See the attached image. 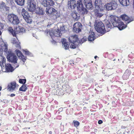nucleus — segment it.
Masks as SVG:
<instances>
[{
    "label": "nucleus",
    "mask_w": 134,
    "mask_h": 134,
    "mask_svg": "<svg viewBox=\"0 0 134 134\" xmlns=\"http://www.w3.org/2000/svg\"><path fill=\"white\" fill-rule=\"evenodd\" d=\"M27 7L29 11L31 12L34 11L36 9V3L34 0H28Z\"/></svg>",
    "instance_id": "10"
},
{
    "label": "nucleus",
    "mask_w": 134,
    "mask_h": 134,
    "mask_svg": "<svg viewBox=\"0 0 134 134\" xmlns=\"http://www.w3.org/2000/svg\"><path fill=\"white\" fill-rule=\"evenodd\" d=\"M86 109V107H84L83 108V110H85Z\"/></svg>",
    "instance_id": "47"
},
{
    "label": "nucleus",
    "mask_w": 134,
    "mask_h": 134,
    "mask_svg": "<svg viewBox=\"0 0 134 134\" xmlns=\"http://www.w3.org/2000/svg\"><path fill=\"white\" fill-rule=\"evenodd\" d=\"M94 3L96 9H99L101 10L102 8H103L101 0H95Z\"/></svg>",
    "instance_id": "17"
},
{
    "label": "nucleus",
    "mask_w": 134,
    "mask_h": 134,
    "mask_svg": "<svg viewBox=\"0 0 134 134\" xmlns=\"http://www.w3.org/2000/svg\"><path fill=\"white\" fill-rule=\"evenodd\" d=\"M19 82L21 84L25 85L26 82V79H20Z\"/></svg>",
    "instance_id": "36"
},
{
    "label": "nucleus",
    "mask_w": 134,
    "mask_h": 134,
    "mask_svg": "<svg viewBox=\"0 0 134 134\" xmlns=\"http://www.w3.org/2000/svg\"><path fill=\"white\" fill-rule=\"evenodd\" d=\"M115 59H114L113 60H114V61H115Z\"/></svg>",
    "instance_id": "53"
},
{
    "label": "nucleus",
    "mask_w": 134,
    "mask_h": 134,
    "mask_svg": "<svg viewBox=\"0 0 134 134\" xmlns=\"http://www.w3.org/2000/svg\"><path fill=\"white\" fill-rule=\"evenodd\" d=\"M87 40V38L86 37H83L81 39V41H82V43H83Z\"/></svg>",
    "instance_id": "42"
},
{
    "label": "nucleus",
    "mask_w": 134,
    "mask_h": 134,
    "mask_svg": "<svg viewBox=\"0 0 134 134\" xmlns=\"http://www.w3.org/2000/svg\"><path fill=\"white\" fill-rule=\"evenodd\" d=\"M1 28L2 29H3L4 28V25L3 24H1Z\"/></svg>",
    "instance_id": "45"
},
{
    "label": "nucleus",
    "mask_w": 134,
    "mask_h": 134,
    "mask_svg": "<svg viewBox=\"0 0 134 134\" xmlns=\"http://www.w3.org/2000/svg\"><path fill=\"white\" fill-rule=\"evenodd\" d=\"M12 43L13 44H15V46L18 49H21V47L20 44V43L19 42L17 38H13Z\"/></svg>",
    "instance_id": "23"
},
{
    "label": "nucleus",
    "mask_w": 134,
    "mask_h": 134,
    "mask_svg": "<svg viewBox=\"0 0 134 134\" xmlns=\"http://www.w3.org/2000/svg\"><path fill=\"white\" fill-rule=\"evenodd\" d=\"M106 26L108 29L110 28V29L111 28H112V26L110 22H109L108 23L106 24Z\"/></svg>",
    "instance_id": "38"
},
{
    "label": "nucleus",
    "mask_w": 134,
    "mask_h": 134,
    "mask_svg": "<svg viewBox=\"0 0 134 134\" xmlns=\"http://www.w3.org/2000/svg\"><path fill=\"white\" fill-rule=\"evenodd\" d=\"M15 96V94L13 93H12L10 94V96L11 97H13Z\"/></svg>",
    "instance_id": "46"
},
{
    "label": "nucleus",
    "mask_w": 134,
    "mask_h": 134,
    "mask_svg": "<svg viewBox=\"0 0 134 134\" xmlns=\"http://www.w3.org/2000/svg\"><path fill=\"white\" fill-rule=\"evenodd\" d=\"M38 12L39 15H42L44 14V10L42 8H39Z\"/></svg>",
    "instance_id": "35"
},
{
    "label": "nucleus",
    "mask_w": 134,
    "mask_h": 134,
    "mask_svg": "<svg viewBox=\"0 0 134 134\" xmlns=\"http://www.w3.org/2000/svg\"><path fill=\"white\" fill-rule=\"evenodd\" d=\"M8 45L6 44H2L0 46V52H7L8 51Z\"/></svg>",
    "instance_id": "24"
},
{
    "label": "nucleus",
    "mask_w": 134,
    "mask_h": 134,
    "mask_svg": "<svg viewBox=\"0 0 134 134\" xmlns=\"http://www.w3.org/2000/svg\"><path fill=\"white\" fill-rule=\"evenodd\" d=\"M95 37L94 33L92 31L91 32V34L88 37V39L89 41H92L95 39Z\"/></svg>",
    "instance_id": "28"
},
{
    "label": "nucleus",
    "mask_w": 134,
    "mask_h": 134,
    "mask_svg": "<svg viewBox=\"0 0 134 134\" xmlns=\"http://www.w3.org/2000/svg\"><path fill=\"white\" fill-rule=\"evenodd\" d=\"M63 44V46L66 49H68L69 48V45L66 40L65 39H63L62 40V41Z\"/></svg>",
    "instance_id": "29"
},
{
    "label": "nucleus",
    "mask_w": 134,
    "mask_h": 134,
    "mask_svg": "<svg viewBox=\"0 0 134 134\" xmlns=\"http://www.w3.org/2000/svg\"><path fill=\"white\" fill-rule=\"evenodd\" d=\"M5 70L7 72H12L14 70L12 66L10 64H5Z\"/></svg>",
    "instance_id": "26"
},
{
    "label": "nucleus",
    "mask_w": 134,
    "mask_h": 134,
    "mask_svg": "<svg viewBox=\"0 0 134 134\" xmlns=\"http://www.w3.org/2000/svg\"><path fill=\"white\" fill-rule=\"evenodd\" d=\"M24 53L26 55H29L30 52L28 51H24Z\"/></svg>",
    "instance_id": "40"
},
{
    "label": "nucleus",
    "mask_w": 134,
    "mask_h": 134,
    "mask_svg": "<svg viewBox=\"0 0 134 134\" xmlns=\"http://www.w3.org/2000/svg\"><path fill=\"white\" fill-rule=\"evenodd\" d=\"M21 14L24 19L28 23L30 24L32 20L29 14L24 8H23L21 11Z\"/></svg>",
    "instance_id": "7"
},
{
    "label": "nucleus",
    "mask_w": 134,
    "mask_h": 134,
    "mask_svg": "<svg viewBox=\"0 0 134 134\" xmlns=\"http://www.w3.org/2000/svg\"><path fill=\"white\" fill-rule=\"evenodd\" d=\"M5 62V58L2 56H0V65L2 66V65H3Z\"/></svg>",
    "instance_id": "30"
},
{
    "label": "nucleus",
    "mask_w": 134,
    "mask_h": 134,
    "mask_svg": "<svg viewBox=\"0 0 134 134\" xmlns=\"http://www.w3.org/2000/svg\"><path fill=\"white\" fill-rule=\"evenodd\" d=\"M77 7L78 10L80 11L81 13L83 15L87 13V10L85 8L83 7L81 0H78L77 1Z\"/></svg>",
    "instance_id": "9"
},
{
    "label": "nucleus",
    "mask_w": 134,
    "mask_h": 134,
    "mask_svg": "<svg viewBox=\"0 0 134 134\" xmlns=\"http://www.w3.org/2000/svg\"><path fill=\"white\" fill-rule=\"evenodd\" d=\"M27 85H23L21 87L19 88V91L25 92L27 89L26 86Z\"/></svg>",
    "instance_id": "33"
},
{
    "label": "nucleus",
    "mask_w": 134,
    "mask_h": 134,
    "mask_svg": "<svg viewBox=\"0 0 134 134\" xmlns=\"http://www.w3.org/2000/svg\"><path fill=\"white\" fill-rule=\"evenodd\" d=\"M62 87L65 93H70L71 92V88L68 85H64L62 86Z\"/></svg>",
    "instance_id": "19"
},
{
    "label": "nucleus",
    "mask_w": 134,
    "mask_h": 134,
    "mask_svg": "<svg viewBox=\"0 0 134 134\" xmlns=\"http://www.w3.org/2000/svg\"><path fill=\"white\" fill-rule=\"evenodd\" d=\"M97 56H96V55L95 56H94V58H95V59H96V58H97Z\"/></svg>",
    "instance_id": "50"
},
{
    "label": "nucleus",
    "mask_w": 134,
    "mask_h": 134,
    "mask_svg": "<svg viewBox=\"0 0 134 134\" xmlns=\"http://www.w3.org/2000/svg\"><path fill=\"white\" fill-rule=\"evenodd\" d=\"M28 128L29 129H30V127H29Z\"/></svg>",
    "instance_id": "54"
},
{
    "label": "nucleus",
    "mask_w": 134,
    "mask_h": 134,
    "mask_svg": "<svg viewBox=\"0 0 134 134\" xmlns=\"http://www.w3.org/2000/svg\"><path fill=\"white\" fill-rule=\"evenodd\" d=\"M82 26V25L80 23H76L73 25V32L76 33H79L81 31Z\"/></svg>",
    "instance_id": "12"
},
{
    "label": "nucleus",
    "mask_w": 134,
    "mask_h": 134,
    "mask_svg": "<svg viewBox=\"0 0 134 134\" xmlns=\"http://www.w3.org/2000/svg\"><path fill=\"white\" fill-rule=\"evenodd\" d=\"M103 8H102V9L101 10L99 9H96L94 10V14L95 16L97 17L100 18L102 16L103 14L100 13V12L103 11Z\"/></svg>",
    "instance_id": "22"
},
{
    "label": "nucleus",
    "mask_w": 134,
    "mask_h": 134,
    "mask_svg": "<svg viewBox=\"0 0 134 134\" xmlns=\"http://www.w3.org/2000/svg\"><path fill=\"white\" fill-rule=\"evenodd\" d=\"M54 4V1L52 0H46L43 2V5L45 7L52 6Z\"/></svg>",
    "instance_id": "16"
},
{
    "label": "nucleus",
    "mask_w": 134,
    "mask_h": 134,
    "mask_svg": "<svg viewBox=\"0 0 134 134\" xmlns=\"http://www.w3.org/2000/svg\"><path fill=\"white\" fill-rule=\"evenodd\" d=\"M110 20L113 26L117 27L120 30L123 29L126 27L123 23L118 17L111 15L110 16Z\"/></svg>",
    "instance_id": "1"
},
{
    "label": "nucleus",
    "mask_w": 134,
    "mask_h": 134,
    "mask_svg": "<svg viewBox=\"0 0 134 134\" xmlns=\"http://www.w3.org/2000/svg\"><path fill=\"white\" fill-rule=\"evenodd\" d=\"M17 4L19 5L22 6L24 4L25 0H15Z\"/></svg>",
    "instance_id": "34"
},
{
    "label": "nucleus",
    "mask_w": 134,
    "mask_h": 134,
    "mask_svg": "<svg viewBox=\"0 0 134 134\" xmlns=\"http://www.w3.org/2000/svg\"><path fill=\"white\" fill-rule=\"evenodd\" d=\"M2 34V33L1 32V30L0 29V36Z\"/></svg>",
    "instance_id": "49"
},
{
    "label": "nucleus",
    "mask_w": 134,
    "mask_h": 134,
    "mask_svg": "<svg viewBox=\"0 0 134 134\" xmlns=\"http://www.w3.org/2000/svg\"><path fill=\"white\" fill-rule=\"evenodd\" d=\"M2 89V87L1 86H0V91Z\"/></svg>",
    "instance_id": "52"
},
{
    "label": "nucleus",
    "mask_w": 134,
    "mask_h": 134,
    "mask_svg": "<svg viewBox=\"0 0 134 134\" xmlns=\"http://www.w3.org/2000/svg\"><path fill=\"white\" fill-rule=\"evenodd\" d=\"M94 26L95 29L97 32L103 34L107 32L104 24L101 21H96Z\"/></svg>",
    "instance_id": "3"
},
{
    "label": "nucleus",
    "mask_w": 134,
    "mask_h": 134,
    "mask_svg": "<svg viewBox=\"0 0 134 134\" xmlns=\"http://www.w3.org/2000/svg\"><path fill=\"white\" fill-rule=\"evenodd\" d=\"M19 86L18 85H16V83L15 82L13 81L9 83L8 86V89L10 91H12L15 90L17 86Z\"/></svg>",
    "instance_id": "15"
},
{
    "label": "nucleus",
    "mask_w": 134,
    "mask_h": 134,
    "mask_svg": "<svg viewBox=\"0 0 134 134\" xmlns=\"http://www.w3.org/2000/svg\"><path fill=\"white\" fill-rule=\"evenodd\" d=\"M15 52L19 58L23 62H25L26 59V57H25L23 54L20 51L16 49L15 50Z\"/></svg>",
    "instance_id": "14"
},
{
    "label": "nucleus",
    "mask_w": 134,
    "mask_h": 134,
    "mask_svg": "<svg viewBox=\"0 0 134 134\" xmlns=\"http://www.w3.org/2000/svg\"><path fill=\"white\" fill-rule=\"evenodd\" d=\"M56 93L58 95H63L65 93L64 92L63 88L57 89Z\"/></svg>",
    "instance_id": "31"
},
{
    "label": "nucleus",
    "mask_w": 134,
    "mask_h": 134,
    "mask_svg": "<svg viewBox=\"0 0 134 134\" xmlns=\"http://www.w3.org/2000/svg\"><path fill=\"white\" fill-rule=\"evenodd\" d=\"M85 4L86 5L87 9H90L93 7L91 0H84Z\"/></svg>",
    "instance_id": "21"
},
{
    "label": "nucleus",
    "mask_w": 134,
    "mask_h": 134,
    "mask_svg": "<svg viewBox=\"0 0 134 134\" xmlns=\"http://www.w3.org/2000/svg\"><path fill=\"white\" fill-rule=\"evenodd\" d=\"M77 13L76 11H73L71 14V15L72 18L76 20H77L78 18H77Z\"/></svg>",
    "instance_id": "32"
},
{
    "label": "nucleus",
    "mask_w": 134,
    "mask_h": 134,
    "mask_svg": "<svg viewBox=\"0 0 134 134\" xmlns=\"http://www.w3.org/2000/svg\"><path fill=\"white\" fill-rule=\"evenodd\" d=\"M117 6V4L115 1L107 3L105 5L106 9L108 10L115 9Z\"/></svg>",
    "instance_id": "11"
},
{
    "label": "nucleus",
    "mask_w": 134,
    "mask_h": 134,
    "mask_svg": "<svg viewBox=\"0 0 134 134\" xmlns=\"http://www.w3.org/2000/svg\"><path fill=\"white\" fill-rule=\"evenodd\" d=\"M49 134H52V132L51 131H49Z\"/></svg>",
    "instance_id": "48"
},
{
    "label": "nucleus",
    "mask_w": 134,
    "mask_h": 134,
    "mask_svg": "<svg viewBox=\"0 0 134 134\" xmlns=\"http://www.w3.org/2000/svg\"><path fill=\"white\" fill-rule=\"evenodd\" d=\"M131 74V71L128 70H126L122 76L124 80H127L129 78V76Z\"/></svg>",
    "instance_id": "25"
},
{
    "label": "nucleus",
    "mask_w": 134,
    "mask_h": 134,
    "mask_svg": "<svg viewBox=\"0 0 134 134\" xmlns=\"http://www.w3.org/2000/svg\"><path fill=\"white\" fill-rule=\"evenodd\" d=\"M60 30L62 31H64L65 30L64 26H63L60 27Z\"/></svg>",
    "instance_id": "39"
},
{
    "label": "nucleus",
    "mask_w": 134,
    "mask_h": 134,
    "mask_svg": "<svg viewBox=\"0 0 134 134\" xmlns=\"http://www.w3.org/2000/svg\"><path fill=\"white\" fill-rule=\"evenodd\" d=\"M47 14L51 17H52L54 19H56L59 16V13L57 10L52 7L46 8V10Z\"/></svg>",
    "instance_id": "4"
},
{
    "label": "nucleus",
    "mask_w": 134,
    "mask_h": 134,
    "mask_svg": "<svg viewBox=\"0 0 134 134\" xmlns=\"http://www.w3.org/2000/svg\"><path fill=\"white\" fill-rule=\"evenodd\" d=\"M121 17L122 19L126 23L128 24L131 21L129 17L125 14L121 15Z\"/></svg>",
    "instance_id": "20"
},
{
    "label": "nucleus",
    "mask_w": 134,
    "mask_h": 134,
    "mask_svg": "<svg viewBox=\"0 0 134 134\" xmlns=\"http://www.w3.org/2000/svg\"><path fill=\"white\" fill-rule=\"evenodd\" d=\"M67 6L69 9H74L77 6V4L75 0H70L68 2Z\"/></svg>",
    "instance_id": "13"
},
{
    "label": "nucleus",
    "mask_w": 134,
    "mask_h": 134,
    "mask_svg": "<svg viewBox=\"0 0 134 134\" xmlns=\"http://www.w3.org/2000/svg\"><path fill=\"white\" fill-rule=\"evenodd\" d=\"M50 35L51 37L53 36L61 37L62 34L60 33V31L58 29L57 30L54 32H53L52 31L49 32Z\"/></svg>",
    "instance_id": "18"
},
{
    "label": "nucleus",
    "mask_w": 134,
    "mask_h": 134,
    "mask_svg": "<svg viewBox=\"0 0 134 134\" xmlns=\"http://www.w3.org/2000/svg\"><path fill=\"white\" fill-rule=\"evenodd\" d=\"M70 48L75 49L79 44L80 41L78 36L75 35L70 36L69 38Z\"/></svg>",
    "instance_id": "2"
},
{
    "label": "nucleus",
    "mask_w": 134,
    "mask_h": 134,
    "mask_svg": "<svg viewBox=\"0 0 134 134\" xmlns=\"http://www.w3.org/2000/svg\"><path fill=\"white\" fill-rule=\"evenodd\" d=\"M5 7V9L7 11V10H9V8L8 7H7V6H5V7Z\"/></svg>",
    "instance_id": "44"
},
{
    "label": "nucleus",
    "mask_w": 134,
    "mask_h": 134,
    "mask_svg": "<svg viewBox=\"0 0 134 134\" xmlns=\"http://www.w3.org/2000/svg\"><path fill=\"white\" fill-rule=\"evenodd\" d=\"M8 20L14 25H17L20 22V20L18 16L14 14H11L8 15Z\"/></svg>",
    "instance_id": "6"
},
{
    "label": "nucleus",
    "mask_w": 134,
    "mask_h": 134,
    "mask_svg": "<svg viewBox=\"0 0 134 134\" xmlns=\"http://www.w3.org/2000/svg\"><path fill=\"white\" fill-rule=\"evenodd\" d=\"M73 122L74 124V125L75 127H77L80 125V123L78 121L74 120Z\"/></svg>",
    "instance_id": "37"
},
{
    "label": "nucleus",
    "mask_w": 134,
    "mask_h": 134,
    "mask_svg": "<svg viewBox=\"0 0 134 134\" xmlns=\"http://www.w3.org/2000/svg\"><path fill=\"white\" fill-rule=\"evenodd\" d=\"M8 31L10 32L13 36L16 37V34L19 33H24L25 32V29L24 28L20 26L16 27L14 30L11 27L8 28Z\"/></svg>",
    "instance_id": "5"
},
{
    "label": "nucleus",
    "mask_w": 134,
    "mask_h": 134,
    "mask_svg": "<svg viewBox=\"0 0 134 134\" xmlns=\"http://www.w3.org/2000/svg\"><path fill=\"white\" fill-rule=\"evenodd\" d=\"M133 9H134V1H133Z\"/></svg>",
    "instance_id": "51"
},
{
    "label": "nucleus",
    "mask_w": 134,
    "mask_h": 134,
    "mask_svg": "<svg viewBox=\"0 0 134 134\" xmlns=\"http://www.w3.org/2000/svg\"><path fill=\"white\" fill-rule=\"evenodd\" d=\"M7 58L9 61L12 63H17L18 59L16 56L10 50H9L8 51Z\"/></svg>",
    "instance_id": "8"
},
{
    "label": "nucleus",
    "mask_w": 134,
    "mask_h": 134,
    "mask_svg": "<svg viewBox=\"0 0 134 134\" xmlns=\"http://www.w3.org/2000/svg\"><path fill=\"white\" fill-rule=\"evenodd\" d=\"M5 4L4 2H2L1 4L0 7L1 8H2L3 7H4L5 6Z\"/></svg>",
    "instance_id": "41"
},
{
    "label": "nucleus",
    "mask_w": 134,
    "mask_h": 134,
    "mask_svg": "<svg viewBox=\"0 0 134 134\" xmlns=\"http://www.w3.org/2000/svg\"><path fill=\"white\" fill-rule=\"evenodd\" d=\"M98 123L99 124H101L103 122V121L102 120H100L98 121Z\"/></svg>",
    "instance_id": "43"
},
{
    "label": "nucleus",
    "mask_w": 134,
    "mask_h": 134,
    "mask_svg": "<svg viewBox=\"0 0 134 134\" xmlns=\"http://www.w3.org/2000/svg\"><path fill=\"white\" fill-rule=\"evenodd\" d=\"M120 4L124 6H127L130 4L129 0H119Z\"/></svg>",
    "instance_id": "27"
}]
</instances>
